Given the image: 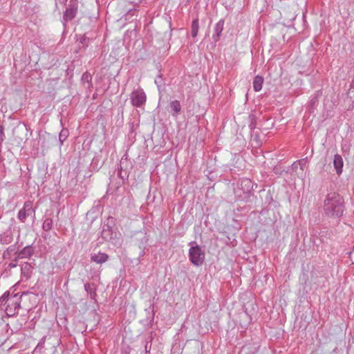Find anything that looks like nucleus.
<instances>
[{
  "label": "nucleus",
  "mask_w": 354,
  "mask_h": 354,
  "mask_svg": "<svg viewBox=\"0 0 354 354\" xmlns=\"http://www.w3.org/2000/svg\"><path fill=\"white\" fill-rule=\"evenodd\" d=\"M118 176L124 180L125 177H128V175L127 174V171H124L122 170V169L118 171Z\"/></svg>",
  "instance_id": "28"
},
{
  "label": "nucleus",
  "mask_w": 354,
  "mask_h": 354,
  "mask_svg": "<svg viewBox=\"0 0 354 354\" xmlns=\"http://www.w3.org/2000/svg\"><path fill=\"white\" fill-rule=\"evenodd\" d=\"M34 253L35 248L32 245H28L18 252L17 259H30Z\"/></svg>",
  "instance_id": "8"
},
{
  "label": "nucleus",
  "mask_w": 354,
  "mask_h": 354,
  "mask_svg": "<svg viewBox=\"0 0 354 354\" xmlns=\"http://www.w3.org/2000/svg\"><path fill=\"white\" fill-rule=\"evenodd\" d=\"M345 203L343 197L335 192L327 194L323 202V212L326 216L339 218L343 216Z\"/></svg>",
  "instance_id": "1"
},
{
  "label": "nucleus",
  "mask_w": 354,
  "mask_h": 354,
  "mask_svg": "<svg viewBox=\"0 0 354 354\" xmlns=\"http://www.w3.org/2000/svg\"><path fill=\"white\" fill-rule=\"evenodd\" d=\"M13 241V232L11 228L7 229L5 232L0 234V243L8 245Z\"/></svg>",
  "instance_id": "9"
},
{
  "label": "nucleus",
  "mask_w": 354,
  "mask_h": 354,
  "mask_svg": "<svg viewBox=\"0 0 354 354\" xmlns=\"http://www.w3.org/2000/svg\"><path fill=\"white\" fill-rule=\"evenodd\" d=\"M243 185L247 187V190L248 191L249 189L252 187V183L250 179H244L242 180L241 183V186L243 187Z\"/></svg>",
  "instance_id": "25"
},
{
  "label": "nucleus",
  "mask_w": 354,
  "mask_h": 354,
  "mask_svg": "<svg viewBox=\"0 0 354 354\" xmlns=\"http://www.w3.org/2000/svg\"><path fill=\"white\" fill-rule=\"evenodd\" d=\"M317 95H317L313 99H311V100L310 102L311 106H314L315 105V104L317 103V102H318Z\"/></svg>",
  "instance_id": "30"
},
{
  "label": "nucleus",
  "mask_w": 354,
  "mask_h": 354,
  "mask_svg": "<svg viewBox=\"0 0 354 354\" xmlns=\"http://www.w3.org/2000/svg\"><path fill=\"white\" fill-rule=\"evenodd\" d=\"M199 30V22L198 19H195L192 21V26H191V35L192 37L195 38Z\"/></svg>",
  "instance_id": "17"
},
{
  "label": "nucleus",
  "mask_w": 354,
  "mask_h": 354,
  "mask_svg": "<svg viewBox=\"0 0 354 354\" xmlns=\"http://www.w3.org/2000/svg\"><path fill=\"white\" fill-rule=\"evenodd\" d=\"M250 124L249 127L251 130H254L257 126L256 117L252 114L249 115Z\"/></svg>",
  "instance_id": "23"
},
{
  "label": "nucleus",
  "mask_w": 354,
  "mask_h": 354,
  "mask_svg": "<svg viewBox=\"0 0 354 354\" xmlns=\"http://www.w3.org/2000/svg\"><path fill=\"white\" fill-rule=\"evenodd\" d=\"M91 80H92V76L91 75L88 73V72H86L84 73L82 76V81L83 82H87L88 84V87L90 86V85L91 84Z\"/></svg>",
  "instance_id": "22"
},
{
  "label": "nucleus",
  "mask_w": 354,
  "mask_h": 354,
  "mask_svg": "<svg viewBox=\"0 0 354 354\" xmlns=\"http://www.w3.org/2000/svg\"><path fill=\"white\" fill-rule=\"evenodd\" d=\"M155 84L157 85L158 90L164 85L163 78L162 75H158L155 79Z\"/></svg>",
  "instance_id": "24"
},
{
  "label": "nucleus",
  "mask_w": 354,
  "mask_h": 354,
  "mask_svg": "<svg viewBox=\"0 0 354 354\" xmlns=\"http://www.w3.org/2000/svg\"><path fill=\"white\" fill-rule=\"evenodd\" d=\"M109 257L106 253L99 252L97 254H92L91 261L97 264H102L108 261Z\"/></svg>",
  "instance_id": "11"
},
{
  "label": "nucleus",
  "mask_w": 354,
  "mask_h": 354,
  "mask_svg": "<svg viewBox=\"0 0 354 354\" xmlns=\"http://www.w3.org/2000/svg\"><path fill=\"white\" fill-rule=\"evenodd\" d=\"M21 297L19 294H10L6 291L0 297V306H5V311L8 316H13L18 313L21 308Z\"/></svg>",
  "instance_id": "2"
},
{
  "label": "nucleus",
  "mask_w": 354,
  "mask_h": 354,
  "mask_svg": "<svg viewBox=\"0 0 354 354\" xmlns=\"http://www.w3.org/2000/svg\"><path fill=\"white\" fill-rule=\"evenodd\" d=\"M145 349L146 353H149L150 349H151V344L149 345V343L146 342L145 346Z\"/></svg>",
  "instance_id": "33"
},
{
  "label": "nucleus",
  "mask_w": 354,
  "mask_h": 354,
  "mask_svg": "<svg viewBox=\"0 0 354 354\" xmlns=\"http://www.w3.org/2000/svg\"><path fill=\"white\" fill-rule=\"evenodd\" d=\"M19 259H17V256L8 264L9 268H13L17 266L18 265V260Z\"/></svg>",
  "instance_id": "26"
},
{
  "label": "nucleus",
  "mask_w": 354,
  "mask_h": 354,
  "mask_svg": "<svg viewBox=\"0 0 354 354\" xmlns=\"http://www.w3.org/2000/svg\"><path fill=\"white\" fill-rule=\"evenodd\" d=\"M223 26H224V20L223 19L219 20L216 24V25L214 26L212 39L215 44L220 39L222 31L223 30Z\"/></svg>",
  "instance_id": "10"
},
{
  "label": "nucleus",
  "mask_w": 354,
  "mask_h": 354,
  "mask_svg": "<svg viewBox=\"0 0 354 354\" xmlns=\"http://www.w3.org/2000/svg\"><path fill=\"white\" fill-rule=\"evenodd\" d=\"M78 11V1L71 0L68 4L66 10L63 13V22L65 24L66 22L72 21L77 15Z\"/></svg>",
  "instance_id": "5"
},
{
  "label": "nucleus",
  "mask_w": 354,
  "mask_h": 354,
  "mask_svg": "<svg viewBox=\"0 0 354 354\" xmlns=\"http://www.w3.org/2000/svg\"><path fill=\"white\" fill-rule=\"evenodd\" d=\"M191 248L189 250V258L190 262L195 266H201L203 264L205 258V252L198 245L196 241L189 243Z\"/></svg>",
  "instance_id": "3"
},
{
  "label": "nucleus",
  "mask_w": 354,
  "mask_h": 354,
  "mask_svg": "<svg viewBox=\"0 0 354 354\" xmlns=\"http://www.w3.org/2000/svg\"><path fill=\"white\" fill-rule=\"evenodd\" d=\"M28 216H32L33 219L35 218V210L32 207V203L30 201L24 203L23 207L17 214V218L21 223H25Z\"/></svg>",
  "instance_id": "4"
},
{
  "label": "nucleus",
  "mask_w": 354,
  "mask_h": 354,
  "mask_svg": "<svg viewBox=\"0 0 354 354\" xmlns=\"http://www.w3.org/2000/svg\"><path fill=\"white\" fill-rule=\"evenodd\" d=\"M89 294H90L91 298L93 299H95L96 296H97L95 288L94 289V290L91 291L89 292Z\"/></svg>",
  "instance_id": "31"
},
{
  "label": "nucleus",
  "mask_w": 354,
  "mask_h": 354,
  "mask_svg": "<svg viewBox=\"0 0 354 354\" xmlns=\"http://www.w3.org/2000/svg\"><path fill=\"white\" fill-rule=\"evenodd\" d=\"M18 252L19 251L17 250L16 245H11L3 252V258L4 259H10L12 254H16V256H17Z\"/></svg>",
  "instance_id": "15"
},
{
  "label": "nucleus",
  "mask_w": 354,
  "mask_h": 354,
  "mask_svg": "<svg viewBox=\"0 0 354 354\" xmlns=\"http://www.w3.org/2000/svg\"><path fill=\"white\" fill-rule=\"evenodd\" d=\"M263 81L264 80L262 76L257 75L254 77L253 80V88L255 91H259L261 90Z\"/></svg>",
  "instance_id": "16"
},
{
  "label": "nucleus",
  "mask_w": 354,
  "mask_h": 354,
  "mask_svg": "<svg viewBox=\"0 0 354 354\" xmlns=\"http://www.w3.org/2000/svg\"><path fill=\"white\" fill-rule=\"evenodd\" d=\"M53 220L51 218H46L43 223L42 229L44 231L48 232L53 227Z\"/></svg>",
  "instance_id": "19"
},
{
  "label": "nucleus",
  "mask_w": 354,
  "mask_h": 354,
  "mask_svg": "<svg viewBox=\"0 0 354 354\" xmlns=\"http://www.w3.org/2000/svg\"><path fill=\"white\" fill-rule=\"evenodd\" d=\"M130 100L133 106L141 107L145 104L147 96L142 88H138L131 93Z\"/></svg>",
  "instance_id": "6"
},
{
  "label": "nucleus",
  "mask_w": 354,
  "mask_h": 354,
  "mask_svg": "<svg viewBox=\"0 0 354 354\" xmlns=\"http://www.w3.org/2000/svg\"><path fill=\"white\" fill-rule=\"evenodd\" d=\"M66 1H67V0H63V1H62V3H65Z\"/></svg>",
  "instance_id": "36"
},
{
  "label": "nucleus",
  "mask_w": 354,
  "mask_h": 354,
  "mask_svg": "<svg viewBox=\"0 0 354 354\" xmlns=\"http://www.w3.org/2000/svg\"><path fill=\"white\" fill-rule=\"evenodd\" d=\"M306 162H307V158L298 160V163H299L298 165L300 166V168L301 170L304 169Z\"/></svg>",
  "instance_id": "27"
},
{
  "label": "nucleus",
  "mask_w": 354,
  "mask_h": 354,
  "mask_svg": "<svg viewBox=\"0 0 354 354\" xmlns=\"http://www.w3.org/2000/svg\"><path fill=\"white\" fill-rule=\"evenodd\" d=\"M97 159L93 158L91 162V166L93 167V169L96 171H97L99 169V168H97V167L95 168V162H97Z\"/></svg>",
  "instance_id": "32"
},
{
  "label": "nucleus",
  "mask_w": 354,
  "mask_h": 354,
  "mask_svg": "<svg viewBox=\"0 0 354 354\" xmlns=\"http://www.w3.org/2000/svg\"><path fill=\"white\" fill-rule=\"evenodd\" d=\"M343 165L344 162L342 156L339 154H335L333 159V166L338 175H340L342 173Z\"/></svg>",
  "instance_id": "12"
},
{
  "label": "nucleus",
  "mask_w": 354,
  "mask_h": 354,
  "mask_svg": "<svg viewBox=\"0 0 354 354\" xmlns=\"http://www.w3.org/2000/svg\"><path fill=\"white\" fill-rule=\"evenodd\" d=\"M171 113L174 117L178 115L181 111V105L178 100H174L170 102Z\"/></svg>",
  "instance_id": "14"
},
{
  "label": "nucleus",
  "mask_w": 354,
  "mask_h": 354,
  "mask_svg": "<svg viewBox=\"0 0 354 354\" xmlns=\"http://www.w3.org/2000/svg\"><path fill=\"white\" fill-rule=\"evenodd\" d=\"M298 164H299V163H298V161L295 162L292 165V169H297V167H298V166H299V165H298Z\"/></svg>",
  "instance_id": "34"
},
{
  "label": "nucleus",
  "mask_w": 354,
  "mask_h": 354,
  "mask_svg": "<svg viewBox=\"0 0 354 354\" xmlns=\"http://www.w3.org/2000/svg\"><path fill=\"white\" fill-rule=\"evenodd\" d=\"M69 135L68 130L67 129H62L59 135V140L61 145L63 144L64 141L68 138Z\"/></svg>",
  "instance_id": "20"
},
{
  "label": "nucleus",
  "mask_w": 354,
  "mask_h": 354,
  "mask_svg": "<svg viewBox=\"0 0 354 354\" xmlns=\"http://www.w3.org/2000/svg\"><path fill=\"white\" fill-rule=\"evenodd\" d=\"M89 41V38L86 35H79V41L82 44L83 47L86 48L88 46Z\"/></svg>",
  "instance_id": "21"
},
{
  "label": "nucleus",
  "mask_w": 354,
  "mask_h": 354,
  "mask_svg": "<svg viewBox=\"0 0 354 354\" xmlns=\"http://www.w3.org/2000/svg\"><path fill=\"white\" fill-rule=\"evenodd\" d=\"M144 255H145V251H144V250H142L140 252V255H139V256H140V257H143Z\"/></svg>",
  "instance_id": "35"
},
{
  "label": "nucleus",
  "mask_w": 354,
  "mask_h": 354,
  "mask_svg": "<svg viewBox=\"0 0 354 354\" xmlns=\"http://www.w3.org/2000/svg\"><path fill=\"white\" fill-rule=\"evenodd\" d=\"M101 237L106 241H111L113 244H120V234L113 229L101 232Z\"/></svg>",
  "instance_id": "7"
},
{
  "label": "nucleus",
  "mask_w": 354,
  "mask_h": 354,
  "mask_svg": "<svg viewBox=\"0 0 354 354\" xmlns=\"http://www.w3.org/2000/svg\"><path fill=\"white\" fill-rule=\"evenodd\" d=\"M33 267L30 263L25 262L21 266V275L26 279H29L31 277Z\"/></svg>",
  "instance_id": "13"
},
{
  "label": "nucleus",
  "mask_w": 354,
  "mask_h": 354,
  "mask_svg": "<svg viewBox=\"0 0 354 354\" xmlns=\"http://www.w3.org/2000/svg\"><path fill=\"white\" fill-rule=\"evenodd\" d=\"M114 225V218L111 216L108 217L103 225L102 232L112 230Z\"/></svg>",
  "instance_id": "18"
},
{
  "label": "nucleus",
  "mask_w": 354,
  "mask_h": 354,
  "mask_svg": "<svg viewBox=\"0 0 354 354\" xmlns=\"http://www.w3.org/2000/svg\"><path fill=\"white\" fill-rule=\"evenodd\" d=\"M92 286H94V284H92ZM84 290L88 292L89 293L91 291H92V289H91V284L89 283H86L84 284Z\"/></svg>",
  "instance_id": "29"
}]
</instances>
